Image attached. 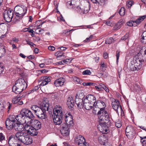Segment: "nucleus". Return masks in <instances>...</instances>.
I'll return each instance as SVG.
<instances>
[{
  "label": "nucleus",
  "instance_id": "obj_1",
  "mask_svg": "<svg viewBox=\"0 0 146 146\" xmlns=\"http://www.w3.org/2000/svg\"><path fill=\"white\" fill-rule=\"evenodd\" d=\"M49 104L48 100L46 99L43 100L39 106L33 105L31 107V109L34 111L38 118L41 119H45L47 117L46 112L48 110Z\"/></svg>",
  "mask_w": 146,
  "mask_h": 146
},
{
  "label": "nucleus",
  "instance_id": "obj_2",
  "mask_svg": "<svg viewBox=\"0 0 146 146\" xmlns=\"http://www.w3.org/2000/svg\"><path fill=\"white\" fill-rule=\"evenodd\" d=\"M15 9H17L15 15L14 14L13 11L12 10H10V16L12 15L11 17H10V18L11 19L10 22H11V24L12 23H16L17 21L22 19L25 15L27 11V8L24 6L23 7L16 6Z\"/></svg>",
  "mask_w": 146,
  "mask_h": 146
},
{
  "label": "nucleus",
  "instance_id": "obj_3",
  "mask_svg": "<svg viewBox=\"0 0 146 146\" xmlns=\"http://www.w3.org/2000/svg\"><path fill=\"white\" fill-rule=\"evenodd\" d=\"M145 60L143 59L141 54L140 52L138 53L131 61L130 70L133 71L139 70L141 68Z\"/></svg>",
  "mask_w": 146,
  "mask_h": 146
},
{
  "label": "nucleus",
  "instance_id": "obj_4",
  "mask_svg": "<svg viewBox=\"0 0 146 146\" xmlns=\"http://www.w3.org/2000/svg\"><path fill=\"white\" fill-rule=\"evenodd\" d=\"M27 114H26L25 121V123L31 124L32 128H35L36 129H39L41 127V122L37 120L34 119V116L32 112L30 110L27 109Z\"/></svg>",
  "mask_w": 146,
  "mask_h": 146
},
{
  "label": "nucleus",
  "instance_id": "obj_5",
  "mask_svg": "<svg viewBox=\"0 0 146 146\" xmlns=\"http://www.w3.org/2000/svg\"><path fill=\"white\" fill-rule=\"evenodd\" d=\"M27 109H23L20 113L16 116L13 115H10V129L14 126L17 122H23L25 121L26 114H27Z\"/></svg>",
  "mask_w": 146,
  "mask_h": 146
},
{
  "label": "nucleus",
  "instance_id": "obj_6",
  "mask_svg": "<svg viewBox=\"0 0 146 146\" xmlns=\"http://www.w3.org/2000/svg\"><path fill=\"white\" fill-rule=\"evenodd\" d=\"M27 87V83L23 78H19L15 82L12 88L13 92L17 94H19Z\"/></svg>",
  "mask_w": 146,
  "mask_h": 146
},
{
  "label": "nucleus",
  "instance_id": "obj_7",
  "mask_svg": "<svg viewBox=\"0 0 146 146\" xmlns=\"http://www.w3.org/2000/svg\"><path fill=\"white\" fill-rule=\"evenodd\" d=\"M61 107H59V109L56 110L55 111L53 110V116L54 117L53 121L55 125H60L63 119L62 111Z\"/></svg>",
  "mask_w": 146,
  "mask_h": 146
},
{
  "label": "nucleus",
  "instance_id": "obj_8",
  "mask_svg": "<svg viewBox=\"0 0 146 146\" xmlns=\"http://www.w3.org/2000/svg\"><path fill=\"white\" fill-rule=\"evenodd\" d=\"M136 129L131 126H128L125 129L126 136L129 139H132L137 134Z\"/></svg>",
  "mask_w": 146,
  "mask_h": 146
},
{
  "label": "nucleus",
  "instance_id": "obj_9",
  "mask_svg": "<svg viewBox=\"0 0 146 146\" xmlns=\"http://www.w3.org/2000/svg\"><path fill=\"white\" fill-rule=\"evenodd\" d=\"M23 130H24V125L22 124L21 121L17 122L15 123L14 126L11 127L10 129V133H15L17 131L21 132Z\"/></svg>",
  "mask_w": 146,
  "mask_h": 146
},
{
  "label": "nucleus",
  "instance_id": "obj_10",
  "mask_svg": "<svg viewBox=\"0 0 146 146\" xmlns=\"http://www.w3.org/2000/svg\"><path fill=\"white\" fill-rule=\"evenodd\" d=\"M98 118L100 121L106 122L107 125H110V117L106 110L103 111L101 115L98 116Z\"/></svg>",
  "mask_w": 146,
  "mask_h": 146
},
{
  "label": "nucleus",
  "instance_id": "obj_11",
  "mask_svg": "<svg viewBox=\"0 0 146 146\" xmlns=\"http://www.w3.org/2000/svg\"><path fill=\"white\" fill-rule=\"evenodd\" d=\"M70 128L65 123H63L61 125L60 131L62 135L66 136L69 135Z\"/></svg>",
  "mask_w": 146,
  "mask_h": 146
},
{
  "label": "nucleus",
  "instance_id": "obj_12",
  "mask_svg": "<svg viewBox=\"0 0 146 146\" xmlns=\"http://www.w3.org/2000/svg\"><path fill=\"white\" fill-rule=\"evenodd\" d=\"M73 9L80 14L87 13L89 12V10H86L81 5L78 6L76 4H74Z\"/></svg>",
  "mask_w": 146,
  "mask_h": 146
},
{
  "label": "nucleus",
  "instance_id": "obj_13",
  "mask_svg": "<svg viewBox=\"0 0 146 146\" xmlns=\"http://www.w3.org/2000/svg\"><path fill=\"white\" fill-rule=\"evenodd\" d=\"M65 120L66 124L68 126L69 128L72 127L73 125V118L72 115L70 113L65 116Z\"/></svg>",
  "mask_w": 146,
  "mask_h": 146
},
{
  "label": "nucleus",
  "instance_id": "obj_14",
  "mask_svg": "<svg viewBox=\"0 0 146 146\" xmlns=\"http://www.w3.org/2000/svg\"><path fill=\"white\" fill-rule=\"evenodd\" d=\"M99 124L101 127V132L102 133L106 134L108 133V130L109 126L110 125H108L107 124L106 122L100 121Z\"/></svg>",
  "mask_w": 146,
  "mask_h": 146
},
{
  "label": "nucleus",
  "instance_id": "obj_15",
  "mask_svg": "<svg viewBox=\"0 0 146 146\" xmlns=\"http://www.w3.org/2000/svg\"><path fill=\"white\" fill-rule=\"evenodd\" d=\"M85 141L84 137L81 135L77 136L74 140L75 143L80 146H82Z\"/></svg>",
  "mask_w": 146,
  "mask_h": 146
},
{
  "label": "nucleus",
  "instance_id": "obj_16",
  "mask_svg": "<svg viewBox=\"0 0 146 146\" xmlns=\"http://www.w3.org/2000/svg\"><path fill=\"white\" fill-rule=\"evenodd\" d=\"M95 105L98 109H102L103 110V111H106L105 108L106 107L105 102V100H98L96 102Z\"/></svg>",
  "mask_w": 146,
  "mask_h": 146
},
{
  "label": "nucleus",
  "instance_id": "obj_17",
  "mask_svg": "<svg viewBox=\"0 0 146 146\" xmlns=\"http://www.w3.org/2000/svg\"><path fill=\"white\" fill-rule=\"evenodd\" d=\"M84 99L86 101H87V102L93 104V106H95L96 100V97L94 95L91 94L88 95L86 96Z\"/></svg>",
  "mask_w": 146,
  "mask_h": 146
},
{
  "label": "nucleus",
  "instance_id": "obj_18",
  "mask_svg": "<svg viewBox=\"0 0 146 146\" xmlns=\"http://www.w3.org/2000/svg\"><path fill=\"white\" fill-rule=\"evenodd\" d=\"M27 135L25 133L21 132H17L16 133V136L17 138V140L23 143L25 141V139Z\"/></svg>",
  "mask_w": 146,
  "mask_h": 146
},
{
  "label": "nucleus",
  "instance_id": "obj_19",
  "mask_svg": "<svg viewBox=\"0 0 146 146\" xmlns=\"http://www.w3.org/2000/svg\"><path fill=\"white\" fill-rule=\"evenodd\" d=\"M114 101H112L111 103V106L116 111L117 113L118 114V109L120 105V101L117 99H114Z\"/></svg>",
  "mask_w": 146,
  "mask_h": 146
},
{
  "label": "nucleus",
  "instance_id": "obj_20",
  "mask_svg": "<svg viewBox=\"0 0 146 146\" xmlns=\"http://www.w3.org/2000/svg\"><path fill=\"white\" fill-rule=\"evenodd\" d=\"M65 80L63 77L60 78L56 80L54 82V84L56 87H59L64 85Z\"/></svg>",
  "mask_w": 146,
  "mask_h": 146
},
{
  "label": "nucleus",
  "instance_id": "obj_21",
  "mask_svg": "<svg viewBox=\"0 0 146 146\" xmlns=\"http://www.w3.org/2000/svg\"><path fill=\"white\" fill-rule=\"evenodd\" d=\"M74 104V100L72 97H69L68 98L66 104L69 109L73 108Z\"/></svg>",
  "mask_w": 146,
  "mask_h": 146
},
{
  "label": "nucleus",
  "instance_id": "obj_22",
  "mask_svg": "<svg viewBox=\"0 0 146 146\" xmlns=\"http://www.w3.org/2000/svg\"><path fill=\"white\" fill-rule=\"evenodd\" d=\"M86 100L85 99H84L83 103V107L86 110H89L91 109L93 107V104H92L91 103L89 102H86Z\"/></svg>",
  "mask_w": 146,
  "mask_h": 146
},
{
  "label": "nucleus",
  "instance_id": "obj_23",
  "mask_svg": "<svg viewBox=\"0 0 146 146\" xmlns=\"http://www.w3.org/2000/svg\"><path fill=\"white\" fill-rule=\"evenodd\" d=\"M32 127H30L28 130V133L32 136H36L38 134V132L37 130L35 128H32Z\"/></svg>",
  "mask_w": 146,
  "mask_h": 146
},
{
  "label": "nucleus",
  "instance_id": "obj_24",
  "mask_svg": "<svg viewBox=\"0 0 146 146\" xmlns=\"http://www.w3.org/2000/svg\"><path fill=\"white\" fill-rule=\"evenodd\" d=\"M124 23L123 20L121 19L116 23L113 27V29L114 30H117L119 29Z\"/></svg>",
  "mask_w": 146,
  "mask_h": 146
},
{
  "label": "nucleus",
  "instance_id": "obj_25",
  "mask_svg": "<svg viewBox=\"0 0 146 146\" xmlns=\"http://www.w3.org/2000/svg\"><path fill=\"white\" fill-rule=\"evenodd\" d=\"M82 98H77V96H76V99H75V103L77 105V107L78 108H81V107H83L82 104L83 103V100H82Z\"/></svg>",
  "mask_w": 146,
  "mask_h": 146
},
{
  "label": "nucleus",
  "instance_id": "obj_26",
  "mask_svg": "<svg viewBox=\"0 0 146 146\" xmlns=\"http://www.w3.org/2000/svg\"><path fill=\"white\" fill-rule=\"evenodd\" d=\"M95 107L94 108V109L93 110V113L95 115H98V116L99 115H101V114L103 112V110L102 109L101 110L100 109H98V108L96 107L95 105V106H94Z\"/></svg>",
  "mask_w": 146,
  "mask_h": 146
},
{
  "label": "nucleus",
  "instance_id": "obj_27",
  "mask_svg": "<svg viewBox=\"0 0 146 146\" xmlns=\"http://www.w3.org/2000/svg\"><path fill=\"white\" fill-rule=\"evenodd\" d=\"M9 10H6L3 13V17L4 20L7 23L9 22Z\"/></svg>",
  "mask_w": 146,
  "mask_h": 146
},
{
  "label": "nucleus",
  "instance_id": "obj_28",
  "mask_svg": "<svg viewBox=\"0 0 146 146\" xmlns=\"http://www.w3.org/2000/svg\"><path fill=\"white\" fill-rule=\"evenodd\" d=\"M25 141H24V143L26 145L31 144L32 143V139L27 135L25 139Z\"/></svg>",
  "mask_w": 146,
  "mask_h": 146
},
{
  "label": "nucleus",
  "instance_id": "obj_29",
  "mask_svg": "<svg viewBox=\"0 0 146 146\" xmlns=\"http://www.w3.org/2000/svg\"><path fill=\"white\" fill-rule=\"evenodd\" d=\"M146 18V15L143 16H140L135 21V23L137 25H139Z\"/></svg>",
  "mask_w": 146,
  "mask_h": 146
},
{
  "label": "nucleus",
  "instance_id": "obj_30",
  "mask_svg": "<svg viewBox=\"0 0 146 146\" xmlns=\"http://www.w3.org/2000/svg\"><path fill=\"white\" fill-rule=\"evenodd\" d=\"M143 36L141 39V42L142 43L146 44V31L143 32L142 34Z\"/></svg>",
  "mask_w": 146,
  "mask_h": 146
},
{
  "label": "nucleus",
  "instance_id": "obj_31",
  "mask_svg": "<svg viewBox=\"0 0 146 146\" xmlns=\"http://www.w3.org/2000/svg\"><path fill=\"white\" fill-rule=\"evenodd\" d=\"M17 140V139L16 135H11L10 136V143H13V142H15V141Z\"/></svg>",
  "mask_w": 146,
  "mask_h": 146
},
{
  "label": "nucleus",
  "instance_id": "obj_32",
  "mask_svg": "<svg viewBox=\"0 0 146 146\" xmlns=\"http://www.w3.org/2000/svg\"><path fill=\"white\" fill-rule=\"evenodd\" d=\"M64 54V52L58 50L55 53V55L57 57V58H58L60 57H61L63 56V55Z\"/></svg>",
  "mask_w": 146,
  "mask_h": 146
},
{
  "label": "nucleus",
  "instance_id": "obj_33",
  "mask_svg": "<svg viewBox=\"0 0 146 146\" xmlns=\"http://www.w3.org/2000/svg\"><path fill=\"white\" fill-rule=\"evenodd\" d=\"M118 12L121 16H123L124 15L125 12V8L123 7H121Z\"/></svg>",
  "mask_w": 146,
  "mask_h": 146
},
{
  "label": "nucleus",
  "instance_id": "obj_34",
  "mask_svg": "<svg viewBox=\"0 0 146 146\" xmlns=\"http://www.w3.org/2000/svg\"><path fill=\"white\" fill-rule=\"evenodd\" d=\"M5 50L4 46H3L0 48V58L2 57L5 53Z\"/></svg>",
  "mask_w": 146,
  "mask_h": 146
},
{
  "label": "nucleus",
  "instance_id": "obj_35",
  "mask_svg": "<svg viewBox=\"0 0 146 146\" xmlns=\"http://www.w3.org/2000/svg\"><path fill=\"white\" fill-rule=\"evenodd\" d=\"M129 37V33H127L126 34L122 36L121 38V40H127L128 42Z\"/></svg>",
  "mask_w": 146,
  "mask_h": 146
},
{
  "label": "nucleus",
  "instance_id": "obj_36",
  "mask_svg": "<svg viewBox=\"0 0 146 146\" xmlns=\"http://www.w3.org/2000/svg\"><path fill=\"white\" fill-rule=\"evenodd\" d=\"M40 85H38L37 86H35L34 88L32 90H30L29 91V92L28 93V94H30L31 93L35 91H36L37 90H38L39 88L40 87Z\"/></svg>",
  "mask_w": 146,
  "mask_h": 146
},
{
  "label": "nucleus",
  "instance_id": "obj_37",
  "mask_svg": "<svg viewBox=\"0 0 146 146\" xmlns=\"http://www.w3.org/2000/svg\"><path fill=\"white\" fill-rule=\"evenodd\" d=\"M113 41V39L112 38L110 37L107 38L105 41V43L106 44H110Z\"/></svg>",
  "mask_w": 146,
  "mask_h": 146
},
{
  "label": "nucleus",
  "instance_id": "obj_38",
  "mask_svg": "<svg viewBox=\"0 0 146 146\" xmlns=\"http://www.w3.org/2000/svg\"><path fill=\"white\" fill-rule=\"evenodd\" d=\"M71 31L68 30H64L62 33V34L63 35L65 36H69L70 33Z\"/></svg>",
  "mask_w": 146,
  "mask_h": 146
},
{
  "label": "nucleus",
  "instance_id": "obj_39",
  "mask_svg": "<svg viewBox=\"0 0 146 146\" xmlns=\"http://www.w3.org/2000/svg\"><path fill=\"white\" fill-rule=\"evenodd\" d=\"M140 138H141V142L142 144V145L144 146L146 144V140L145 139H146V136L144 137H140Z\"/></svg>",
  "mask_w": 146,
  "mask_h": 146
},
{
  "label": "nucleus",
  "instance_id": "obj_40",
  "mask_svg": "<svg viewBox=\"0 0 146 146\" xmlns=\"http://www.w3.org/2000/svg\"><path fill=\"white\" fill-rule=\"evenodd\" d=\"M104 23H106L107 25L112 27L113 25V23L112 21H110L109 20L104 21Z\"/></svg>",
  "mask_w": 146,
  "mask_h": 146
},
{
  "label": "nucleus",
  "instance_id": "obj_41",
  "mask_svg": "<svg viewBox=\"0 0 146 146\" xmlns=\"http://www.w3.org/2000/svg\"><path fill=\"white\" fill-rule=\"evenodd\" d=\"M21 143H18L17 140L15 141V142H13V143H10V146H21Z\"/></svg>",
  "mask_w": 146,
  "mask_h": 146
},
{
  "label": "nucleus",
  "instance_id": "obj_42",
  "mask_svg": "<svg viewBox=\"0 0 146 146\" xmlns=\"http://www.w3.org/2000/svg\"><path fill=\"white\" fill-rule=\"evenodd\" d=\"M73 80L74 81L76 82L77 83L81 84L82 81L79 78L76 77H75L73 78Z\"/></svg>",
  "mask_w": 146,
  "mask_h": 146
},
{
  "label": "nucleus",
  "instance_id": "obj_43",
  "mask_svg": "<svg viewBox=\"0 0 146 146\" xmlns=\"http://www.w3.org/2000/svg\"><path fill=\"white\" fill-rule=\"evenodd\" d=\"M98 4L100 5H104L105 4V2L107 0H98Z\"/></svg>",
  "mask_w": 146,
  "mask_h": 146
},
{
  "label": "nucleus",
  "instance_id": "obj_44",
  "mask_svg": "<svg viewBox=\"0 0 146 146\" xmlns=\"http://www.w3.org/2000/svg\"><path fill=\"white\" fill-rule=\"evenodd\" d=\"M19 98H13L12 100V103L13 104H16L17 103H18L19 102V100H20V99H19Z\"/></svg>",
  "mask_w": 146,
  "mask_h": 146
},
{
  "label": "nucleus",
  "instance_id": "obj_45",
  "mask_svg": "<svg viewBox=\"0 0 146 146\" xmlns=\"http://www.w3.org/2000/svg\"><path fill=\"white\" fill-rule=\"evenodd\" d=\"M92 73L90 70H86L82 72L83 75H90Z\"/></svg>",
  "mask_w": 146,
  "mask_h": 146
},
{
  "label": "nucleus",
  "instance_id": "obj_46",
  "mask_svg": "<svg viewBox=\"0 0 146 146\" xmlns=\"http://www.w3.org/2000/svg\"><path fill=\"white\" fill-rule=\"evenodd\" d=\"M5 125L6 126V127L8 129H9V118L8 117L5 121Z\"/></svg>",
  "mask_w": 146,
  "mask_h": 146
},
{
  "label": "nucleus",
  "instance_id": "obj_47",
  "mask_svg": "<svg viewBox=\"0 0 146 146\" xmlns=\"http://www.w3.org/2000/svg\"><path fill=\"white\" fill-rule=\"evenodd\" d=\"M27 124L24 126V130L27 131L28 132V130L30 127L31 126L29 125V124H27V123H26Z\"/></svg>",
  "mask_w": 146,
  "mask_h": 146
},
{
  "label": "nucleus",
  "instance_id": "obj_48",
  "mask_svg": "<svg viewBox=\"0 0 146 146\" xmlns=\"http://www.w3.org/2000/svg\"><path fill=\"white\" fill-rule=\"evenodd\" d=\"M135 23V21L130 20L127 23V25L130 27H133V23Z\"/></svg>",
  "mask_w": 146,
  "mask_h": 146
},
{
  "label": "nucleus",
  "instance_id": "obj_49",
  "mask_svg": "<svg viewBox=\"0 0 146 146\" xmlns=\"http://www.w3.org/2000/svg\"><path fill=\"white\" fill-rule=\"evenodd\" d=\"M76 95L77 96V97L78 96L77 98L80 99L82 97V100H83V99L84 98L85 96L84 94L83 93H81L80 94H79L78 96L77 94Z\"/></svg>",
  "mask_w": 146,
  "mask_h": 146
},
{
  "label": "nucleus",
  "instance_id": "obj_50",
  "mask_svg": "<svg viewBox=\"0 0 146 146\" xmlns=\"http://www.w3.org/2000/svg\"><path fill=\"white\" fill-rule=\"evenodd\" d=\"M44 79L45 80L46 82L48 84L50 81V77H47V76H45Z\"/></svg>",
  "mask_w": 146,
  "mask_h": 146
},
{
  "label": "nucleus",
  "instance_id": "obj_51",
  "mask_svg": "<svg viewBox=\"0 0 146 146\" xmlns=\"http://www.w3.org/2000/svg\"><path fill=\"white\" fill-rule=\"evenodd\" d=\"M27 44L30 45L31 46L34 47V46H36V44L33 42L28 40H26Z\"/></svg>",
  "mask_w": 146,
  "mask_h": 146
},
{
  "label": "nucleus",
  "instance_id": "obj_52",
  "mask_svg": "<svg viewBox=\"0 0 146 146\" xmlns=\"http://www.w3.org/2000/svg\"><path fill=\"white\" fill-rule=\"evenodd\" d=\"M106 65H105L104 63H101L100 68L101 69H102V70H104L106 69Z\"/></svg>",
  "mask_w": 146,
  "mask_h": 146
},
{
  "label": "nucleus",
  "instance_id": "obj_53",
  "mask_svg": "<svg viewBox=\"0 0 146 146\" xmlns=\"http://www.w3.org/2000/svg\"><path fill=\"white\" fill-rule=\"evenodd\" d=\"M2 24H0V31L2 33H5L4 32L5 27L2 25Z\"/></svg>",
  "mask_w": 146,
  "mask_h": 146
},
{
  "label": "nucleus",
  "instance_id": "obj_54",
  "mask_svg": "<svg viewBox=\"0 0 146 146\" xmlns=\"http://www.w3.org/2000/svg\"><path fill=\"white\" fill-rule=\"evenodd\" d=\"M120 52L117 50L116 52V62H118V60Z\"/></svg>",
  "mask_w": 146,
  "mask_h": 146
},
{
  "label": "nucleus",
  "instance_id": "obj_55",
  "mask_svg": "<svg viewBox=\"0 0 146 146\" xmlns=\"http://www.w3.org/2000/svg\"><path fill=\"white\" fill-rule=\"evenodd\" d=\"M115 125L116 127L118 128L120 127L121 126V123L120 121L115 122Z\"/></svg>",
  "mask_w": 146,
  "mask_h": 146
},
{
  "label": "nucleus",
  "instance_id": "obj_56",
  "mask_svg": "<svg viewBox=\"0 0 146 146\" xmlns=\"http://www.w3.org/2000/svg\"><path fill=\"white\" fill-rule=\"evenodd\" d=\"M7 33V31L6 33H2L0 31V38H4L6 36V35Z\"/></svg>",
  "mask_w": 146,
  "mask_h": 146
},
{
  "label": "nucleus",
  "instance_id": "obj_57",
  "mask_svg": "<svg viewBox=\"0 0 146 146\" xmlns=\"http://www.w3.org/2000/svg\"><path fill=\"white\" fill-rule=\"evenodd\" d=\"M67 48L66 47L61 46L60 47L58 48L57 49L58 50H60V51L63 52V51L65 50L66 49H67Z\"/></svg>",
  "mask_w": 146,
  "mask_h": 146
},
{
  "label": "nucleus",
  "instance_id": "obj_58",
  "mask_svg": "<svg viewBox=\"0 0 146 146\" xmlns=\"http://www.w3.org/2000/svg\"><path fill=\"white\" fill-rule=\"evenodd\" d=\"M72 60H70L69 59H67L66 60H63V63L64 64H67L68 62L70 63L71 62Z\"/></svg>",
  "mask_w": 146,
  "mask_h": 146
},
{
  "label": "nucleus",
  "instance_id": "obj_59",
  "mask_svg": "<svg viewBox=\"0 0 146 146\" xmlns=\"http://www.w3.org/2000/svg\"><path fill=\"white\" fill-rule=\"evenodd\" d=\"M47 84H48V83H47L44 79L40 85V86H43Z\"/></svg>",
  "mask_w": 146,
  "mask_h": 146
},
{
  "label": "nucleus",
  "instance_id": "obj_60",
  "mask_svg": "<svg viewBox=\"0 0 146 146\" xmlns=\"http://www.w3.org/2000/svg\"><path fill=\"white\" fill-rule=\"evenodd\" d=\"M5 137L1 133H0V141H1L4 139Z\"/></svg>",
  "mask_w": 146,
  "mask_h": 146
},
{
  "label": "nucleus",
  "instance_id": "obj_61",
  "mask_svg": "<svg viewBox=\"0 0 146 146\" xmlns=\"http://www.w3.org/2000/svg\"><path fill=\"white\" fill-rule=\"evenodd\" d=\"M48 48L49 50L51 51H54L55 50V47L52 46H49L48 47Z\"/></svg>",
  "mask_w": 146,
  "mask_h": 146
},
{
  "label": "nucleus",
  "instance_id": "obj_62",
  "mask_svg": "<svg viewBox=\"0 0 146 146\" xmlns=\"http://www.w3.org/2000/svg\"><path fill=\"white\" fill-rule=\"evenodd\" d=\"M133 4V2H132V1H130L128 3L127 5V6L128 7V8H130Z\"/></svg>",
  "mask_w": 146,
  "mask_h": 146
},
{
  "label": "nucleus",
  "instance_id": "obj_63",
  "mask_svg": "<svg viewBox=\"0 0 146 146\" xmlns=\"http://www.w3.org/2000/svg\"><path fill=\"white\" fill-rule=\"evenodd\" d=\"M95 88L96 90L98 91H102V89H101V88L100 87V86L99 85L98 86H95Z\"/></svg>",
  "mask_w": 146,
  "mask_h": 146
},
{
  "label": "nucleus",
  "instance_id": "obj_64",
  "mask_svg": "<svg viewBox=\"0 0 146 146\" xmlns=\"http://www.w3.org/2000/svg\"><path fill=\"white\" fill-rule=\"evenodd\" d=\"M99 86H100V87L101 88V89H102V90H103V89L104 88V87L106 86L104 84H99Z\"/></svg>",
  "mask_w": 146,
  "mask_h": 146
}]
</instances>
